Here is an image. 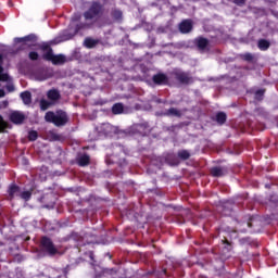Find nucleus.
<instances>
[{
    "label": "nucleus",
    "mask_w": 278,
    "mask_h": 278,
    "mask_svg": "<svg viewBox=\"0 0 278 278\" xmlns=\"http://www.w3.org/2000/svg\"><path fill=\"white\" fill-rule=\"evenodd\" d=\"M84 45L85 47H87V49H93V47H97V45H99V40L93 38H86Z\"/></svg>",
    "instance_id": "obj_16"
},
{
    "label": "nucleus",
    "mask_w": 278,
    "mask_h": 278,
    "mask_svg": "<svg viewBox=\"0 0 278 278\" xmlns=\"http://www.w3.org/2000/svg\"><path fill=\"white\" fill-rule=\"evenodd\" d=\"M245 225H247V227H251V224H250V223H247Z\"/></svg>",
    "instance_id": "obj_41"
},
{
    "label": "nucleus",
    "mask_w": 278,
    "mask_h": 278,
    "mask_svg": "<svg viewBox=\"0 0 278 278\" xmlns=\"http://www.w3.org/2000/svg\"><path fill=\"white\" fill-rule=\"evenodd\" d=\"M41 50L45 52L42 55L43 60L51 62L54 66H62V64H66V55L53 54V49H51L50 45L43 43L41 46Z\"/></svg>",
    "instance_id": "obj_1"
},
{
    "label": "nucleus",
    "mask_w": 278,
    "mask_h": 278,
    "mask_svg": "<svg viewBox=\"0 0 278 278\" xmlns=\"http://www.w3.org/2000/svg\"><path fill=\"white\" fill-rule=\"evenodd\" d=\"M3 62V54H0V81H8L7 90L8 92H14V85L12 84V78L8 74H3V66L1 65ZM5 97V91L0 89V99Z\"/></svg>",
    "instance_id": "obj_4"
},
{
    "label": "nucleus",
    "mask_w": 278,
    "mask_h": 278,
    "mask_svg": "<svg viewBox=\"0 0 278 278\" xmlns=\"http://www.w3.org/2000/svg\"><path fill=\"white\" fill-rule=\"evenodd\" d=\"M229 249H231V245L227 243V250L229 251Z\"/></svg>",
    "instance_id": "obj_40"
},
{
    "label": "nucleus",
    "mask_w": 278,
    "mask_h": 278,
    "mask_svg": "<svg viewBox=\"0 0 278 278\" xmlns=\"http://www.w3.org/2000/svg\"><path fill=\"white\" fill-rule=\"evenodd\" d=\"M21 99H22L24 105H30L31 104V92H29V91L22 92Z\"/></svg>",
    "instance_id": "obj_14"
},
{
    "label": "nucleus",
    "mask_w": 278,
    "mask_h": 278,
    "mask_svg": "<svg viewBox=\"0 0 278 278\" xmlns=\"http://www.w3.org/2000/svg\"><path fill=\"white\" fill-rule=\"evenodd\" d=\"M4 108H8V101L3 102Z\"/></svg>",
    "instance_id": "obj_39"
},
{
    "label": "nucleus",
    "mask_w": 278,
    "mask_h": 278,
    "mask_svg": "<svg viewBox=\"0 0 278 278\" xmlns=\"http://www.w3.org/2000/svg\"><path fill=\"white\" fill-rule=\"evenodd\" d=\"M211 175L213 177H224V175H227V167H213L211 168Z\"/></svg>",
    "instance_id": "obj_11"
},
{
    "label": "nucleus",
    "mask_w": 278,
    "mask_h": 278,
    "mask_svg": "<svg viewBox=\"0 0 278 278\" xmlns=\"http://www.w3.org/2000/svg\"><path fill=\"white\" fill-rule=\"evenodd\" d=\"M28 56H29V60H38L39 58L38 52H30Z\"/></svg>",
    "instance_id": "obj_33"
},
{
    "label": "nucleus",
    "mask_w": 278,
    "mask_h": 278,
    "mask_svg": "<svg viewBox=\"0 0 278 278\" xmlns=\"http://www.w3.org/2000/svg\"><path fill=\"white\" fill-rule=\"evenodd\" d=\"M79 166H88L90 164V156L88 154H84L78 159Z\"/></svg>",
    "instance_id": "obj_19"
},
{
    "label": "nucleus",
    "mask_w": 278,
    "mask_h": 278,
    "mask_svg": "<svg viewBox=\"0 0 278 278\" xmlns=\"http://www.w3.org/2000/svg\"><path fill=\"white\" fill-rule=\"evenodd\" d=\"M166 116H181V112L175 108L166 111Z\"/></svg>",
    "instance_id": "obj_24"
},
{
    "label": "nucleus",
    "mask_w": 278,
    "mask_h": 278,
    "mask_svg": "<svg viewBox=\"0 0 278 278\" xmlns=\"http://www.w3.org/2000/svg\"><path fill=\"white\" fill-rule=\"evenodd\" d=\"M178 28L180 34H190L192 31V22L190 20H184Z\"/></svg>",
    "instance_id": "obj_10"
},
{
    "label": "nucleus",
    "mask_w": 278,
    "mask_h": 278,
    "mask_svg": "<svg viewBox=\"0 0 278 278\" xmlns=\"http://www.w3.org/2000/svg\"><path fill=\"white\" fill-rule=\"evenodd\" d=\"M170 160H175V155L174 154H169L166 159V162L168 164H170V166H175V164H177V161H170Z\"/></svg>",
    "instance_id": "obj_31"
},
{
    "label": "nucleus",
    "mask_w": 278,
    "mask_h": 278,
    "mask_svg": "<svg viewBox=\"0 0 278 278\" xmlns=\"http://www.w3.org/2000/svg\"><path fill=\"white\" fill-rule=\"evenodd\" d=\"M136 127L138 131H142V129H147V124H138Z\"/></svg>",
    "instance_id": "obj_36"
},
{
    "label": "nucleus",
    "mask_w": 278,
    "mask_h": 278,
    "mask_svg": "<svg viewBox=\"0 0 278 278\" xmlns=\"http://www.w3.org/2000/svg\"><path fill=\"white\" fill-rule=\"evenodd\" d=\"M153 84L156 86H168L170 79L164 73H157L152 77Z\"/></svg>",
    "instance_id": "obj_7"
},
{
    "label": "nucleus",
    "mask_w": 278,
    "mask_h": 278,
    "mask_svg": "<svg viewBox=\"0 0 278 278\" xmlns=\"http://www.w3.org/2000/svg\"><path fill=\"white\" fill-rule=\"evenodd\" d=\"M111 16L114 18V21H121V18H123V12L115 9L111 12Z\"/></svg>",
    "instance_id": "obj_22"
},
{
    "label": "nucleus",
    "mask_w": 278,
    "mask_h": 278,
    "mask_svg": "<svg viewBox=\"0 0 278 278\" xmlns=\"http://www.w3.org/2000/svg\"><path fill=\"white\" fill-rule=\"evenodd\" d=\"M103 4L92 2L89 9L84 13L85 21H94L103 15Z\"/></svg>",
    "instance_id": "obj_3"
},
{
    "label": "nucleus",
    "mask_w": 278,
    "mask_h": 278,
    "mask_svg": "<svg viewBox=\"0 0 278 278\" xmlns=\"http://www.w3.org/2000/svg\"><path fill=\"white\" fill-rule=\"evenodd\" d=\"M207 45H210V41L203 37L195 39V46L200 51H205V49H207Z\"/></svg>",
    "instance_id": "obj_12"
},
{
    "label": "nucleus",
    "mask_w": 278,
    "mask_h": 278,
    "mask_svg": "<svg viewBox=\"0 0 278 278\" xmlns=\"http://www.w3.org/2000/svg\"><path fill=\"white\" fill-rule=\"evenodd\" d=\"M178 157H180V160H189L190 152L188 150H181L178 152Z\"/></svg>",
    "instance_id": "obj_25"
},
{
    "label": "nucleus",
    "mask_w": 278,
    "mask_h": 278,
    "mask_svg": "<svg viewBox=\"0 0 278 278\" xmlns=\"http://www.w3.org/2000/svg\"><path fill=\"white\" fill-rule=\"evenodd\" d=\"M51 76L47 73L43 72L41 75L38 76L39 81H46V79H49Z\"/></svg>",
    "instance_id": "obj_32"
},
{
    "label": "nucleus",
    "mask_w": 278,
    "mask_h": 278,
    "mask_svg": "<svg viewBox=\"0 0 278 278\" xmlns=\"http://www.w3.org/2000/svg\"><path fill=\"white\" fill-rule=\"evenodd\" d=\"M73 36H74V34H73V35H71V34H68V35H62L61 37L54 39V40L52 41V43H53V45H60V42H66V40H71V38H73Z\"/></svg>",
    "instance_id": "obj_17"
},
{
    "label": "nucleus",
    "mask_w": 278,
    "mask_h": 278,
    "mask_svg": "<svg viewBox=\"0 0 278 278\" xmlns=\"http://www.w3.org/2000/svg\"><path fill=\"white\" fill-rule=\"evenodd\" d=\"M21 199L24 201H29L31 199V191H23L20 193Z\"/></svg>",
    "instance_id": "obj_27"
},
{
    "label": "nucleus",
    "mask_w": 278,
    "mask_h": 278,
    "mask_svg": "<svg viewBox=\"0 0 278 278\" xmlns=\"http://www.w3.org/2000/svg\"><path fill=\"white\" fill-rule=\"evenodd\" d=\"M39 104H40V110H42V112H45V111L49 110V108H51V105L53 103H51L49 100L42 99V100H40Z\"/></svg>",
    "instance_id": "obj_21"
},
{
    "label": "nucleus",
    "mask_w": 278,
    "mask_h": 278,
    "mask_svg": "<svg viewBox=\"0 0 278 278\" xmlns=\"http://www.w3.org/2000/svg\"><path fill=\"white\" fill-rule=\"evenodd\" d=\"M34 38H35L34 35L22 37V38H15L14 43L22 45V49H27V47H31V45L27 42H31Z\"/></svg>",
    "instance_id": "obj_9"
},
{
    "label": "nucleus",
    "mask_w": 278,
    "mask_h": 278,
    "mask_svg": "<svg viewBox=\"0 0 278 278\" xmlns=\"http://www.w3.org/2000/svg\"><path fill=\"white\" fill-rule=\"evenodd\" d=\"M247 0H233V3H236V5H244Z\"/></svg>",
    "instance_id": "obj_37"
},
{
    "label": "nucleus",
    "mask_w": 278,
    "mask_h": 278,
    "mask_svg": "<svg viewBox=\"0 0 278 278\" xmlns=\"http://www.w3.org/2000/svg\"><path fill=\"white\" fill-rule=\"evenodd\" d=\"M21 192V189L16 185H11L9 188V194L10 197H14L15 194H18Z\"/></svg>",
    "instance_id": "obj_23"
},
{
    "label": "nucleus",
    "mask_w": 278,
    "mask_h": 278,
    "mask_svg": "<svg viewBox=\"0 0 278 278\" xmlns=\"http://www.w3.org/2000/svg\"><path fill=\"white\" fill-rule=\"evenodd\" d=\"M141 134H143V135H144V134H147V131H143V132H141Z\"/></svg>",
    "instance_id": "obj_42"
},
{
    "label": "nucleus",
    "mask_w": 278,
    "mask_h": 278,
    "mask_svg": "<svg viewBox=\"0 0 278 278\" xmlns=\"http://www.w3.org/2000/svg\"><path fill=\"white\" fill-rule=\"evenodd\" d=\"M92 24H77L74 34H77L79 29H88Z\"/></svg>",
    "instance_id": "obj_28"
},
{
    "label": "nucleus",
    "mask_w": 278,
    "mask_h": 278,
    "mask_svg": "<svg viewBox=\"0 0 278 278\" xmlns=\"http://www.w3.org/2000/svg\"><path fill=\"white\" fill-rule=\"evenodd\" d=\"M41 249L49 255H55V253H58V249L53 244V241L47 237L41 239Z\"/></svg>",
    "instance_id": "obj_5"
},
{
    "label": "nucleus",
    "mask_w": 278,
    "mask_h": 278,
    "mask_svg": "<svg viewBox=\"0 0 278 278\" xmlns=\"http://www.w3.org/2000/svg\"><path fill=\"white\" fill-rule=\"evenodd\" d=\"M47 123H53L56 127H63L66 123H68V115L64 111L47 112L45 115Z\"/></svg>",
    "instance_id": "obj_2"
},
{
    "label": "nucleus",
    "mask_w": 278,
    "mask_h": 278,
    "mask_svg": "<svg viewBox=\"0 0 278 278\" xmlns=\"http://www.w3.org/2000/svg\"><path fill=\"white\" fill-rule=\"evenodd\" d=\"M28 139H29L31 142L38 140V131H36V130H30V131L28 132Z\"/></svg>",
    "instance_id": "obj_26"
},
{
    "label": "nucleus",
    "mask_w": 278,
    "mask_h": 278,
    "mask_svg": "<svg viewBox=\"0 0 278 278\" xmlns=\"http://www.w3.org/2000/svg\"><path fill=\"white\" fill-rule=\"evenodd\" d=\"M173 75L179 84H192V76L181 70H175Z\"/></svg>",
    "instance_id": "obj_6"
},
{
    "label": "nucleus",
    "mask_w": 278,
    "mask_h": 278,
    "mask_svg": "<svg viewBox=\"0 0 278 278\" xmlns=\"http://www.w3.org/2000/svg\"><path fill=\"white\" fill-rule=\"evenodd\" d=\"M9 118L14 125H23L25 121V113L21 111H13L10 113Z\"/></svg>",
    "instance_id": "obj_8"
},
{
    "label": "nucleus",
    "mask_w": 278,
    "mask_h": 278,
    "mask_svg": "<svg viewBox=\"0 0 278 278\" xmlns=\"http://www.w3.org/2000/svg\"><path fill=\"white\" fill-rule=\"evenodd\" d=\"M215 119L219 125H225L227 121V114H225V112H219L215 115Z\"/></svg>",
    "instance_id": "obj_18"
},
{
    "label": "nucleus",
    "mask_w": 278,
    "mask_h": 278,
    "mask_svg": "<svg viewBox=\"0 0 278 278\" xmlns=\"http://www.w3.org/2000/svg\"><path fill=\"white\" fill-rule=\"evenodd\" d=\"M125 108L123 106V103H116L112 108L113 114H123Z\"/></svg>",
    "instance_id": "obj_20"
},
{
    "label": "nucleus",
    "mask_w": 278,
    "mask_h": 278,
    "mask_svg": "<svg viewBox=\"0 0 278 278\" xmlns=\"http://www.w3.org/2000/svg\"><path fill=\"white\" fill-rule=\"evenodd\" d=\"M8 129V122L3 121V116L0 115V131Z\"/></svg>",
    "instance_id": "obj_29"
},
{
    "label": "nucleus",
    "mask_w": 278,
    "mask_h": 278,
    "mask_svg": "<svg viewBox=\"0 0 278 278\" xmlns=\"http://www.w3.org/2000/svg\"><path fill=\"white\" fill-rule=\"evenodd\" d=\"M243 60H245L247 62H251L253 60V54L251 53H245L243 55Z\"/></svg>",
    "instance_id": "obj_34"
},
{
    "label": "nucleus",
    "mask_w": 278,
    "mask_h": 278,
    "mask_svg": "<svg viewBox=\"0 0 278 278\" xmlns=\"http://www.w3.org/2000/svg\"><path fill=\"white\" fill-rule=\"evenodd\" d=\"M256 101H262V99H264V89H260L255 92V97Z\"/></svg>",
    "instance_id": "obj_30"
},
{
    "label": "nucleus",
    "mask_w": 278,
    "mask_h": 278,
    "mask_svg": "<svg viewBox=\"0 0 278 278\" xmlns=\"http://www.w3.org/2000/svg\"><path fill=\"white\" fill-rule=\"evenodd\" d=\"M257 47L261 51H268L270 49V42L266 39H261L257 42Z\"/></svg>",
    "instance_id": "obj_15"
},
{
    "label": "nucleus",
    "mask_w": 278,
    "mask_h": 278,
    "mask_svg": "<svg viewBox=\"0 0 278 278\" xmlns=\"http://www.w3.org/2000/svg\"><path fill=\"white\" fill-rule=\"evenodd\" d=\"M47 97L52 103H55V101H59L60 99V91L58 89H50L47 92Z\"/></svg>",
    "instance_id": "obj_13"
},
{
    "label": "nucleus",
    "mask_w": 278,
    "mask_h": 278,
    "mask_svg": "<svg viewBox=\"0 0 278 278\" xmlns=\"http://www.w3.org/2000/svg\"><path fill=\"white\" fill-rule=\"evenodd\" d=\"M79 18H81V14H74V16L72 17V23H77Z\"/></svg>",
    "instance_id": "obj_35"
},
{
    "label": "nucleus",
    "mask_w": 278,
    "mask_h": 278,
    "mask_svg": "<svg viewBox=\"0 0 278 278\" xmlns=\"http://www.w3.org/2000/svg\"><path fill=\"white\" fill-rule=\"evenodd\" d=\"M103 128H104V129H112V125H110V124H103Z\"/></svg>",
    "instance_id": "obj_38"
}]
</instances>
